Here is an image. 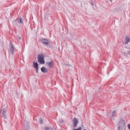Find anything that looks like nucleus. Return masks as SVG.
Returning <instances> with one entry per match:
<instances>
[{
  "instance_id": "nucleus-1",
  "label": "nucleus",
  "mask_w": 130,
  "mask_h": 130,
  "mask_svg": "<svg viewBox=\"0 0 130 130\" xmlns=\"http://www.w3.org/2000/svg\"><path fill=\"white\" fill-rule=\"evenodd\" d=\"M38 62L40 64H44L45 63L44 57L42 54H40L38 55Z\"/></svg>"
},
{
  "instance_id": "nucleus-2",
  "label": "nucleus",
  "mask_w": 130,
  "mask_h": 130,
  "mask_svg": "<svg viewBox=\"0 0 130 130\" xmlns=\"http://www.w3.org/2000/svg\"><path fill=\"white\" fill-rule=\"evenodd\" d=\"M7 110L5 108L1 109L0 114L1 115L2 117L5 119L7 118Z\"/></svg>"
},
{
  "instance_id": "nucleus-3",
  "label": "nucleus",
  "mask_w": 130,
  "mask_h": 130,
  "mask_svg": "<svg viewBox=\"0 0 130 130\" xmlns=\"http://www.w3.org/2000/svg\"><path fill=\"white\" fill-rule=\"evenodd\" d=\"M41 40V42L46 45H48V44L50 43V41L47 39H42Z\"/></svg>"
},
{
  "instance_id": "nucleus-4",
  "label": "nucleus",
  "mask_w": 130,
  "mask_h": 130,
  "mask_svg": "<svg viewBox=\"0 0 130 130\" xmlns=\"http://www.w3.org/2000/svg\"><path fill=\"white\" fill-rule=\"evenodd\" d=\"M125 41H124V44L125 45L128 44V43L130 41V37L127 36H125Z\"/></svg>"
},
{
  "instance_id": "nucleus-5",
  "label": "nucleus",
  "mask_w": 130,
  "mask_h": 130,
  "mask_svg": "<svg viewBox=\"0 0 130 130\" xmlns=\"http://www.w3.org/2000/svg\"><path fill=\"white\" fill-rule=\"evenodd\" d=\"M73 121L74 124L73 125V127H76L77 123H78V121L76 119V118H74L73 120Z\"/></svg>"
},
{
  "instance_id": "nucleus-6",
  "label": "nucleus",
  "mask_w": 130,
  "mask_h": 130,
  "mask_svg": "<svg viewBox=\"0 0 130 130\" xmlns=\"http://www.w3.org/2000/svg\"><path fill=\"white\" fill-rule=\"evenodd\" d=\"M125 125V124L124 120H122L119 122L118 126H120L121 127H124Z\"/></svg>"
},
{
  "instance_id": "nucleus-7",
  "label": "nucleus",
  "mask_w": 130,
  "mask_h": 130,
  "mask_svg": "<svg viewBox=\"0 0 130 130\" xmlns=\"http://www.w3.org/2000/svg\"><path fill=\"white\" fill-rule=\"evenodd\" d=\"M46 63L48 66L50 68H52L53 67V65L54 64L53 61L52 60H51L50 62L49 61L47 62Z\"/></svg>"
},
{
  "instance_id": "nucleus-8",
  "label": "nucleus",
  "mask_w": 130,
  "mask_h": 130,
  "mask_svg": "<svg viewBox=\"0 0 130 130\" xmlns=\"http://www.w3.org/2000/svg\"><path fill=\"white\" fill-rule=\"evenodd\" d=\"M41 70L42 72L43 73H46L48 71V70L47 68L44 67H42L41 69Z\"/></svg>"
},
{
  "instance_id": "nucleus-9",
  "label": "nucleus",
  "mask_w": 130,
  "mask_h": 130,
  "mask_svg": "<svg viewBox=\"0 0 130 130\" xmlns=\"http://www.w3.org/2000/svg\"><path fill=\"white\" fill-rule=\"evenodd\" d=\"M33 65L34 66V67L35 68H39L38 67V65L37 62H33Z\"/></svg>"
},
{
  "instance_id": "nucleus-10",
  "label": "nucleus",
  "mask_w": 130,
  "mask_h": 130,
  "mask_svg": "<svg viewBox=\"0 0 130 130\" xmlns=\"http://www.w3.org/2000/svg\"><path fill=\"white\" fill-rule=\"evenodd\" d=\"M16 20H18V22H19V23H23V20L22 18H21L20 19H17Z\"/></svg>"
},
{
  "instance_id": "nucleus-11",
  "label": "nucleus",
  "mask_w": 130,
  "mask_h": 130,
  "mask_svg": "<svg viewBox=\"0 0 130 130\" xmlns=\"http://www.w3.org/2000/svg\"><path fill=\"white\" fill-rule=\"evenodd\" d=\"M26 130H30L29 127V126L28 123H27V124H26Z\"/></svg>"
},
{
  "instance_id": "nucleus-12",
  "label": "nucleus",
  "mask_w": 130,
  "mask_h": 130,
  "mask_svg": "<svg viewBox=\"0 0 130 130\" xmlns=\"http://www.w3.org/2000/svg\"><path fill=\"white\" fill-rule=\"evenodd\" d=\"M10 44L11 45V46H10V50H14V49L13 47V45L12 44V43L11 42H10Z\"/></svg>"
},
{
  "instance_id": "nucleus-13",
  "label": "nucleus",
  "mask_w": 130,
  "mask_h": 130,
  "mask_svg": "<svg viewBox=\"0 0 130 130\" xmlns=\"http://www.w3.org/2000/svg\"><path fill=\"white\" fill-rule=\"evenodd\" d=\"M116 113L115 111H113L112 112V116L113 117L115 116V114Z\"/></svg>"
},
{
  "instance_id": "nucleus-14",
  "label": "nucleus",
  "mask_w": 130,
  "mask_h": 130,
  "mask_svg": "<svg viewBox=\"0 0 130 130\" xmlns=\"http://www.w3.org/2000/svg\"><path fill=\"white\" fill-rule=\"evenodd\" d=\"M14 50H10L9 51L11 52V54L12 55H13L14 54Z\"/></svg>"
},
{
  "instance_id": "nucleus-15",
  "label": "nucleus",
  "mask_w": 130,
  "mask_h": 130,
  "mask_svg": "<svg viewBox=\"0 0 130 130\" xmlns=\"http://www.w3.org/2000/svg\"><path fill=\"white\" fill-rule=\"evenodd\" d=\"M118 130H122V129L124 128L123 127H121L120 126H118Z\"/></svg>"
},
{
  "instance_id": "nucleus-16",
  "label": "nucleus",
  "mask_w": 130,
  "mask_h": 130,
  "mask_svg": "<svg viewBox=\"0 0 130 130\" xmlns=\"http://www.w3.org/2000/svg\"><path fill=\"white\" fill-rule=\"evenodd\" d=\"M82 129L81 127H80L78 129H74L73 130H81Z\"/></svg>"
},
{
  "instance_id": "nucleus-17",
  "label": "nucleus",
  "mask_w": 130,
  "mask_h": 130,
  "mask_svg": "<svg viewBox=\"0 0 130 130\" xmlns=\"http://www.w3.org/2000/svg\"><path fill=\"white\" fill-rule=\"evenodd\" d=\"M43 122V120L41 118L39 119V123H42Z\"/></svg>"
},
{
  "instance_id": "nucleus-18",
  "label": "nucleus",
  "mask_w": 130,
  "mask_h": 130,
  "mask_svg": "<svg viewBox=\"0 0 130 130\" xmlns=\"http://www.w3.org/2000/svg\"><path fill=\"white\" fill-rule=\"evenodd\" d=\"M45 128L46 129V130H48L50 129V128L47 127H46Z\"/></svg>"
},
{
  "instance_id": "nucleus-19",
  "label": "nucleus",
  "mask_w": 130,
  "mask_h": 130,
  "mask_svg": "<svg viewBox=\"0 0 130 130\" xmlns=\"http://www.w3.org/2000/svg\"><path fill=\"white\" fill-rule=\"evenodd\" d=\"M90 3L92 5H94V4H93V1H90Z\"/></svg>"
},
{
  "instance_id": "nucleus-20",
  "label": "nucleus",
  "mask_w": 130,
  "mask_h": 130,
  "mask_svg": "<svg viewBox=\"0 0 130 130\" xmlns=\"http://www.w3.org/2000/svg\"><path fill=\"white\" fill-rule=\"evenodd\" d=\"M39 68H35L36 70V71L37 73H38V70Z\"/></svg>"
},
{
  "instance_id": "nucleus-21",
  "label": "nucleus",
  "mask_w": 130,
  "mask_h": 130,
  "mask_svg": "<svg viewBox=\"0 0 130 130\" xmlns=\"http://www.w3.org/2000/svg\"><path fill=\"white\" fill-rule=\"evenodd\" d=\"M127 126L129 129L130 130V124H128L127 125Z\"/></svg>"
},
{
  "instance_id": "nucleus-22",
  "label": "nucleus",
  "mask_w": 130,
  "mask_h": 130,
  "mask_svg": "<svg viewBox=\"0 0 130 130\" xmlns=\"http://www.w3.org/2000/svg\"><path fill=\"white\" fill-rule=\"evenodd\" d=\"M18 39L20 40L21 39V38L19 36H18Z\"/></svg>"
},
{
  "instance_id": "nucleus-23",
  "label": "nucleus",
  "mask_w": 130,
  "mask_h": 130,
  "mask_svg": "<svg viewBox=\"0 0 130 130\" xmlns=\"http://www.w3.org/2000/svg\"><path fill=\"white\" fill-rule=\"evenodd\" d=\"M83 42L85 43H86V41L85 40H83Z\"/></svg>"
},
{
  "instance_id": "nucleus-24",
  "label": "nucleus",
  "mask_w": 130,
  "mask_h": 130,
  "mask_svg": "<svg viewBox=\"0 0 130 130\" xmlns=\"http://www.w3.org/2000/svg\"><path fill=\"white\" fill-rule=\"evenodd\" d=\"M66 65L69 66H71V65H68V64H67Z\"/></svg>"
},
{
  "instance_id": "nucleus-25",
  "label": "nucleus",
  "mask_w": 130,
  "mask_h": 130,
  "mask_svg": "<svg viewBox=\"0 0 130 130\" xmlns=\"http://www.w3.org/2000/svg\"><path fill=\"white\" fill-rule=\"evenodd\" d=\"M128 53H129V54H130V51H128Z\"/></svg>"
},
{
  "instance_id": "nucleus-26",
  "label": "nucleus",
  "mask_w": 130,
  "mask_h": 130,
  "mask_svg": "<svg viewBox=\"0 0 130 130\" xmlns=\"http://www.w3.org/2000/svg\"><path fill=\"white\" fill-rule=\"evenodd\" d=\"M124 53V54L125 55V54H126V53Z\"/></svg>"
},
{
  "instance_id": "nucleus-27",
  "label": "nucleus",
  "mask_w": 130,
  "mask_h": 130,
  "mask_svg": "<svg viewBox=\"0 0 130 130\" xmlns=\"http://www.w3.org/2000/svg\"><path fill=\"white\" fill-rule=\"evenodd\" d=\"M124 130H125V129Z\"/></svg>"
}]
</instances>
